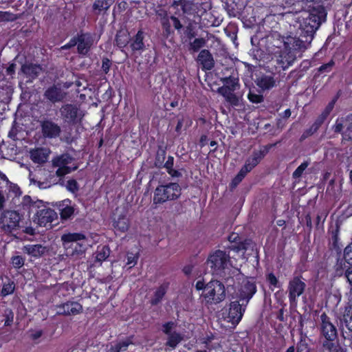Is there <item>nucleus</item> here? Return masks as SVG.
<instances>
[{"mask_svg":"<svg viewBox=\"0 0 352 352\" xmlns=\"http://www.w3.org/2000/svg\"><path fill=\"white\" fill-rule=\"evenodd\" d=\"M300 21L301 34L300 36L289 34L280 36L274 33L272 45L275 47L272 52L276 63L286 69L293 65L298 56L306 50L314 38V34L320 24V17L314 14L304 12Z\"/></svg>","mask_w":352,"mask_h":352,"instance_id":"f257e3e1","label":"nucleus"},{"mask_svg":"<svg viewBox=\"0 0 352 352\" xmlns=\"http://www.w3.org/2000/svg\"><path fill=\"white\" fill-rule=\"evenodd\" d=\"M245 248L243 244L239 245H232L230 247V251L233 254H228L223 250H216L211 253L206 261L207 265L211 269L213 274H215L223 280L228 276H232V270L234 266L237 265L239 268L241 266V263H237L236 258H235L236 253L238 257L244 260Z\"/></svg>","mask_w":352,"mask_h":352,"instance_id":"f03ea898","label":"nucleus"},{"mask_svg":"<svg viewBox=\"0 0 352 352\" xmlns=\"http://www.w3.org/2000/svg\"><path fill=\"white\" fill-rule=\"evenodd\" d=\"M227 293L232 299H239L248 303L256 292L255 280L252 278H245L237 265L232 270V276L224 278Z\"/></svg>","mask_w":352,"mask_h":352,"instance_id":"7ed1b4c3","label":"nucleus"},{"mask_svg":"<svg viewBox=\"0 0 352 352\" xmlns=\"http://www.w3.org/2000/svg\"><path fill=\"white\" fill-rule=\"evenodd\" d=\"M23 212H27L28 214L34 212L36 208L39 210L36 212L34 221L42 227H46L48 224L54 221L57 218V214L51 208L41 206L42 202L40 201L32 202L30 197L25 196L23 199Z\"/></svg>","mask_w":352,"mask_h":352,"instance_id":"20e7f679","label":"nucleus"},{"mask_svg":"<svg viewBox=\"0 0 352 352\" xmlns=\"http://www.w3.org/2000/svg\"><path fill=\"white\" fill-rule=\"evenodd\" d=\"M182 194V188L177 183H169L157 186L153 195V204H162L177 199Z\"/></svg>","mask_w":352,"mask_h":352,"instance_id":"39448f33","label":"nucleus"},{"mask_svg":"<svg viewBox=\"0 0 352 352\" xmlns=\"http://www.w3.org/2000/svg\"><path fill=\"white\" fill-rule=\"evenodd\" d=\"M224 283L217 280H210L206 285L201 296L208 304H217L222 302L226 296L227 288Z\"/></svg>","mask_w":352,"mask_h":352,"instance_id":"423d86ee","label":"nucleus"},{"mask_svg":"<svg viewBox=\"0 0 352 352\" xmlns=\"http://www.w3.org/2000/svg\"><path fill=\"white\" fill-rule=\"evenodd\" d=\"M223 82L224 85L218 89V93L223 96L231 105L238 106L239 98L234 93L239 86L238 80L234 78H226Z\"/></svg>","mask_w":352,"mask_h":352,"instance_id":"0eeeda50","label":"nucleus"},{"mask_svg":"<svg viewBox=\"0 0 352 352\" xmlns=\"http://www.w3.org/2000/svg\"><path fill=\"white\" fill-rule=\"evenodd\" d=\"M174 322H166L162 325V331L167 336L165 346L166 350H173L183 340L184 335L175 331Z\"/></svg>","mask_w":352,"mask_h":352,"instance_id":"6e6552de","label":"nucleus"},{"mask_svg":"<svg viewBox=\"0 0 352 352\" xmlns=\"http://www.w3.org/2000/svg\"><path fill=\"white\" fill-rule=\"evenodd\" d=\"M230 304L227 315L225 316V320L233 325H236L242 319L248 303L243 301H239V299H232Z\"/></svg>","mask_w":352,"mask_h":352,"instance_id":"1a4fd4ad","label":"nucleus"},{"mask_svg":"<svg viewBox=\"0 0 352 352\" xmlns=\"http://www.w3.org/2000/svg\"><path fill=\"white\" fill-rule=\"evenodd\" d=\"M73 158L68 154H63L54 157L52 164L56 168V175L58 177H63L77 169L76 166L72 165Z\"/></svg>","mask_w":352,"mask_h":352,"instance_id":"9d476101","label":"nucleus"},{"mask_svg":"<svg viewBox=\"0 0 352 352\" xmlns=\"http://www.w3.org/2000/svg\"><path fill=\"white\" fill-rule=\"evenodd\" d=\"M20 214L14 210H6L0 216V228L6 233L11 232L19 227Z\"/></svg>","mask_w":352,"mask_h":352,"instance_id":"9b49d317","label":"nucleus"},{"mask_svg":"<svg viewBox=\"0 0 352 352\" xmlns=\"http://www.w3.org/2000/svg\"><path fill=\"white\" fill-rule=\"evenodd\" d=\"M60 113L63 120L68 124H76L83 117L82 112L72 104L63 106L60 109Z\"/></svg>","mask_w":352,"mask_h":352,"instance_id":"f8f14e48","label":"nucleus"},{"mask_svg":"<svg viewBox=\"0 0 352 352\" xmlns=\"http://www.w3.org/2000/svg\"><path fill=\"white\" fill-rule=\"evenodd\" d=\"M305 287V283L298 276H295L289 281L287 291L291 302H296L297 298L303 294Z\"/></svg>","mask_w":352,"mask_h":352,"instance_id":"ddd939ff","label":"nucleus"},{"mask_svg":"<svg viewBox=\"0 0 352 352\" xmlns=\"http://www.w3.org/2000/svg\"><path fill=\"white\" fill-rule=\"evenodd\" d=\"M98 37L91 34H81L78 36V52L85 55L94 43L97 42Z\"/></svg>","mask_w":352,"mask_h":352,"instance_id":"4468645a","label":"nucleus"},{"mask_svg":"<svg viewBox=\"0 0 352 352\" xmlns=\"http://www.w3.org/2000/svg\"><path fill=\"white\" fill-rule=\"evenodd\" d=\"M320 329L322 335L327 340H333L337 335L336 328L331 323L329 318L325 314H322L320 316Z\"/></svg>","mask_w":352,"mask_h":352,"instance_id":"2eb2a0df","label":"nucleus"},{"mask_svg":"<svg viewBox=\"0 0 352 352\" xmlns=\"http://www.w3.org/2000/svg\"><path fill=\"white\" fill-rule=\"evenodd\" d=\"M42 133L44 137L55 138L60 133V127L51 120H44L41 123Z\"/></svg>","mask_w":352,"mask_h":352,"instance_id":"dca6fc26","label":"nucleus"},{"mask_svg":"<svg viewBox=\"0 0 352 352\" xmlns=\"http://www.w3.org/2000/svg\"><path fill=\"white\" fill-rule=\"evenodd\" d=\"M82 307L77 302H67L58 307L57 313L63 315H76L82 312Z\"/></svg>","mask_w":352,"mask_h":352,"instance_id":"f3484780","label":"nucleus"},{"mask_svg":"<svg viewBox=\"0 0 352 352\" xmlns=\"http://www.w3.org/2000/svg\"><path fill=\"white\" fill-rule=\"evenodd\" d=\"M61 241H63L64 248L68 251L70 248L69 245L72 243L86 242L87 238L82 233H66L62 235Z\"/></svg>","mask_w":352,"mask_h":352,"instance_id":"a211bd4d","label":"nucleus"},{"mask_svg":"<svg viewBox=\"0 0 352 352\" xmlns=\"http://www.w3.org/2000/svg\"><path fill=\"white\" fill-rule=\"evenodd\" d=\"M41 71V67L36 64H25L21 67V74L30 82L37 78Z\"/></svg>","mask_w":352,"mask_h":352,"instance_id":"6ab92c4d","label":"nucleus"},{"mask_svg":"<svg viewBox=\"0 0 352 352\" xmlns=\"http://www.w3.org/2000/svg\"><path fill=\"white\" fill-rule=\"evenodd\" d=\"M30 153V158L34 163L42 164L47 160L50 151L45 148H38L32 150Z\"/></svg>","mask_w":352,"mask_h":352,"instance_id":"aec40b11","label":"nucleus"},{"mask_svg":"<svg viewBox=\"0 0 352 352\" xmlns=\"http://www.w3.org/2000/svg\"><path fill=\"white\" fill-rule=\"evenodd\" d=\"M197 60L205 69L210 70L214 67V59L207 50H203L199 52Z\"/></svg>","mask_w":352,"mask_h":352,"instance_id":"412c9836","label":"nucleus"},{"mask_svg":"<svg viewBox=\"0 0 352 352\" xmlns=\"http://www.w3.org/2000/svg\"><path fill=\"white\" fill-rule=\"evenodd\" d=\"M263 157V151H254L252 155L247 160L245 165L242 167V168L245 170V171L248 173L259 163Z\"/></svg>","mask_w":352,"mask_h":352,"instance_id":"4be33fe9","label":"nucleus"},{"mask_svg":"<svg viewBox=\"0 0 352 352\" xmlns=\"http://www.w3.org/2000/svg\"><path fill=\"white\" fill-rule=\"evenodd\" d=\"M113 226L114 228L122 232L127 231L129 228V221L126 214H120L117 218H115Z\"/></svg>","mask_w":352,"mask_h":352,"instance_id":"5701e85b","label":"nucleus"},{"mask_svg":"<svg viewBox=\"0 0 352 352\" xmlns=\"http://www.w3.org/2000/svg\"><path fill=\"white\" fill-rule=\"evenodd\" d=\"M59 210L60 217L63 219L70 218L74 212V208L71 206V201L69 199H65L59 204Z\"/></svg>","mask_w":352,"mask_h":352,"instance_id":"b1692460","label":"nucleus"},{"mask_svg":"<svg viewBox=\"0 0 352 352\" xmlns=\"http://www.w3.org/2000/svg\"><path fill=\"white\" fill-rule=\"evenodd\" d=\"M25 253L34 257H39L45 252V248L39 244L27 245L23 248Z\"/></svg>","mask_w":352,"mask_h":352,"instance_id":"393cba45","label":"nucleus"},{"mask_svg":"<svg viewBox=\"0 0 352 352\" xmlns=\"http://www.w3.org/2000/svg\"><path fill=\"white\" fill-rule=\"evenodd\" d=\"M144 40V32L139 30L136 35L131 40L130 47L133 51H141L145 47Z\"/></svg>","mask_w":352,"mask_h":352,"instance_id":"a878e982","label":"nucleus"},{"mask_svg":"<svg viewBox=\"0 0 352 352\" xmlns=\"http://www.w3.org/2000/svg\"><path fill=\"white\" fill-rule=\"evenodd\" d=\"M45 96L53 102L60 101L64 97L61 90L55 87H50L46 90Z\"/></svg>","mask_w":352,"mask_h":352,"instance_id":"bb28decb","label":"nucleus"},{"mask_svg":"<svg viewBox=\"0 0 352 352\" xmlns=\"http://www.w3.org/2000/svg\"><path fill=\"white\" fill-rule=\"evenodd\" d=\"M276 81L271 76H262L256 80V85L263 90L274 87Z\"/></svg>","mask_w":352,"mask_h":352,"instance_id":"cd10ccee","label":"nucleus"},{"mask_svg":"<svg viewBox=\"0 0 352 352\" xmlns=\"http://www.w3.org/2000/svg\"><path fill=\"white\" fill-rule=\"evenodd\" d=\"M0 177L3 181L6 182V188L8 190V196L17 197L21 194L19 187L13 183L8 181L6 175L0 172Z\"/></svg>","mask_w":352,"mask_h":352,"instance_id":"c85d7f7f","label":"nucleus"},{"mask_svg":"<svg viewBox=\"0 0 352 352\" xmlns=\"http://www.w3.org/2000/svg\"><path fill=\"white\" fill-rule=\"evenodd\" d=\"M129 34L126 30L118 32L116 37V43L120 48L125 47L129 43Z\"/></svg>","mask_w":352,"mask_h":352,"instance_id":"c756f323","label":"nucleus"},{"mask_svg":"<svg viewBox=\"0 0 352 352\" xmlns=\"http://www.w3.org/2000/svg\"><path fill=\"white\" fill-rule=\"evenodd\" d=\"M341 321L349 331H352V305L345 308Z\"/></svg>","mask_w":352,"mask_h":352,"instance_id":"7c9ffc66","label":"nucleus"},{"mask_svg":"<svg viewBox=\"0 0 352 352\" xmlns=\"http://www.w3.org/2000/svg\"><path fill=\"white\" fill-rule=\"evenodd\" d=\"M173 5L180 6L184 13L192 14L195 12V5L189 1L179 0L177 2V0H174Z\"/></svg>","mask_w":352,"mask_h":352,"instance_id":"2f4dec72","label":"nucleus"},{"mask_svg":"<svg viewBox=\"0 0 352 352\" xmlns=\"http://www.w3.org/2000/svg\"><path fill=\"white\" fill-rule=\"evenodd\" d=\"M69 246V250L67 251V254H70L72 256L81 255L85 251L86 243L85 242L72 243Z\"/></svg>","mask_w":352,"mask_h":352,"instance_id":"473e14b6","label":"nucleus"},{"mask_svg":"<svg viewBox=\"0 0 352 352\" xmlns=\"http://www.w3.org/2000/svg\"><path fill=\"white\" fill-rule=\"evenodd\" d=\"M174 157L168 156L166 162H165L164 167L166 168L167 173L173 177H179L182 175L181 173L177 170L174 169Z\"/></svg>","mask_w":352,"mask_h":352,"instance_id":"72a5a7b5","label":"nucleus"},{"mask_svg":"<svg viewBox=\"0 0 352 352\" xmlns=\"http://www.w3.org/2000/svg\"><path fill=\"white\" fill-rule=\"evenodd\" d=\"M167 288L168 285L163 284L157 289V290L155 292L153 298L151 299L152 305H157L161 301L166 292Z\"/></svg>","mask_w":352,"mask_h":352,"instance_id":"f704fd0d","label":"nucleus"},{"mask_svg":"<svg viewBox=\"0 0 352 352\" xmlns=\"http://www.w3.org/2000/svg\"><path fill=\"white\" fill-rule=\"evenodd\" d=\"M345 126H347V130L351 131L352 129V123L349 124L347 118H338L333 126L334 131L336 133H340Z\"/></svg>","mask_w":352,"mask_h":352,"instance_id":"c9c22d12","label":"nucleus"},{"mask_svg":"<svg viewBox=\"0 0 352 352\" xmlns=\"http://www.w3.org/2000/svg\"><path fill=\"white\" fill-rule=\"evenodd\" d=\"M113 0H96L94 4V8L99 12L107 10L113 4Z\"/></svg>","mask_w":352,"mask_h":352,"instance_id":"e433bc0d","label":"nucleus"},{"mask_svg":"<svg viewBox=\"0 0 352 352\" xmlns=\"http://www.w3.org/2000/svg\"><path fill=\"white\" fill-rule=\"evenodd\" d=\"M129 344V341H123L115 345L107 346L106 352H123L126 351Z\"/></svg>","mask_w":352,"mask_h":352,"instance_id":"4c0bfd02","label":"nucleus"},{"mask_svg":"<svg viewBox=\"0 0 352 352\" xmlns=\"http://www.w3.org/2000/svg\"><path fill=\"white\" fill-rule=\"evenodd\" d=\"M323 346L329 352H344L343 349L340 344L337 342H333L332 340L325 342Z\"/></svg>","mask_w":352,"mask_h":352,"instance_id":"58836bf2","label":"nucleus"},{"mask_svg":"<svg viewBox=\"0 0 352 352\" xmlns=\"http://www.w3.org/2000/svg\"><path fill=\"white\" fill-rule=\"evenodd\" d=\"M297 352H309L307 338L305 336L301 335L300 340L297 344Z\"/></svg>","mask_w":352,"mask_h":352,"instance_id":"ea45409f","label":"nucleus"},{"mask_svg":"<svg viewBox=\"0 0 352 352\" xmlns=\"http://www.w3.org/2000/svg\"><path fill=\"white\" fill-rule=\"evenodd\" d=\"M328 116L324 114L323 112L319 116V117L317 118L314 124L311 127L309 132H308L309 134L314 133L318 130L319 126L323 123L324 120L327 118Z\"/></svg>","mask_w":352,"mask_h":352,"instance_id":"a19ab883","label":"nucleus"},{"mask_svg":"<svg viewBox=\"0 0 352 352\" xmlns=\"http://www.w3.org/2000/svg\"><path fill=\"white\" fill-rule=\"evenodd\" d=\"M206 44V40L203 38H195L190 44V47L195 52L198 51L200 48L203 47Z\"/></svg>","mask_w":352,"mask_h":352,"instance_id":"79ce46f5","label":"nucleus"},{"mask_svg":"<svg viewBox=\"0 0 352 352\" xmlns=\"http://www.w3.org/2000/svg\"><path fill=\"white\" fill-rule=\"evenodd\" d=\"M109 256V249L105 246L102 247L98 250L96 259L98 261H104Z\"/></svg>","mask_w":352,"mask_h":352,"instance_id":"37998d69","label":"nucleus"},{"mask_svg":"<svg viewBox=\"0 0 352 352\" xmlns=\"http://www.w3.org/2000/svg\"><path fill=\"white\" fill-rule=\"evenodd\" d=\"M14 290V284L12 281H8V283H4L1 290L3 296H8L13 293Z\"/></svg>","mask_w":352,"mask_h":352,"instance_id":"c03bdc74","label":"nucleus"},{"mask_svg":"<svg viewBox=\"0 0 352 352\" xmlns=\"http://www.w3.org/2000/svg\"><path fill=\"white\" fill-rule=\"evenodd\" d=\"M309 166L308 162H302L293 173V177L294 178H299L302 175L304 170L307 168Z\"/></svg>","mask_w":352,"mask_h":352,"instance_id":"a18cd8bd","label":"nucleus"},{"mask_svg":"<svg viewBox=\"0 0 352 352\" xmlns=\"http://www.w3.org/2000/svg\"><path fill=\"white\" fill-rule=\"evenodd\" d=\"M16 19V15L10 12L0 11V21H13Z\"/></svg>","mask_w":352,"mask_h":352,"instance_id":"49530a36","label":"nucleus"},{"mask_svg":"<svg viewBox=\"0 0 352 352\" xmlns=\"http://www.w3.org/2000/svg\"><path fill=\"white\" fill-rule=\"evenodd\" d=\"M65 187L67 190L72 193L76 192L79 189L78 184L75 179L68 180L67 184L65 185Z\"/></svg>","mask_w":352,"mask_h":352,"instance_id":"de8ad7c7","label":"nucleus"},{"mask_svg":"<svg viewBox=\"0 0 352 352\" xmlns=\"http://www.w3.org/2000/svg\"><path fill=\"white\" fill-rule=\"evenodd\" d=\"M344 257L346 262L352 266V243L345 248Z\"/></svg>","mask_w":352,"mask_h":352,"instance_id":"09e8293b","label":"nucleus"},{"mask_svg":"<svg viewBox=\"0 0 352 352\" xmlns=\"http://www.w3.org/2000/svg\"><path fill=\"white\" fill-rule=\"evenodd\" d=\"M246 174L247 173L245 171V170L241 168L238 175L232 180V186L233 187L237 186L242 181Z\"/></svg>","mask_w":352,"mask_h":352,"instance_id":"8fccbe9b","label":"nucleus"},{"mask_svg":"<svg viewBox=\"0 0 352 352\" xmlns=\"http://www.w3.org/2000/svg\"><path fill=\"white\" fill-rule=\"evenodd\" d=\"M267 280L269 282L271 287H273V289L274 288H278L280 287V285L278 284V280L277 278L274 276V274L270 273L268 274L267 277Z\"/></svg>","mask_w":352,"mask_h":352,"instance_id":"3c124183","label":"nucleus"},{"mask_svg":"<svg viewBox=\"0 0 352 352\" xmlns=\"http://www.w3.org/2000/svg\"><path fill=\"white\" fill-rule=\"evenodd\" d=\"M248 99L254 103H259L263 101V96L250 91L248 94Z\"/></svg>","mask_w":352,"mask_h":352,"instance_id":"603ef678","label":"nucleus"},{"mask_svg":"<svg viewBox=\"0 0 352 352\" xmlns=\"http://www.w3.org/2000/svg\"><path fill=\"white\" fill-rule=\"evenodd\" d=\"M12 263L15 268H20L24 265V259L21 256L12 258Z\"/></svg>","mask_w":352,"mask_h":352,"instance_id":"864d4df0","label":"nucleus"},{"mask_svg":"<svg viewBox=\"0 0 352 352\" xmlns=\"http://www.w3.org/2000/svg\"><path fill=\"white\" fill-rule=\"evenodd\" d=\"M138 259V256L137 254L129 253L127 254L126 264L128 265H129V267L131 268L137 263Z\"/></svg>","mask_w":352,"mask_h":352,"instance_id":"5fc2aeb1","label":"nucleus"},{"mask_svg":"<svg viewBox=\"0 0 352 352\" xmlns=\"http://www.w3.org/2000/svg\"><path fill=\"white\" fill-rule=\"evenodd\" d=\"M163 28L166 32L167 34H170V27L172 25V22L170 21V17L164 18L162 22Z\"/></svg>","mask_w":352,"mask_h":352,"instance_id":"6e6d98bb","label":"nucleus"},{"mask_svg":"<svg viewBox=\"0 0 352 352\" xmlns=\"http://www.w3.org/2000/svg\"><path fill=\"white\" fill-rule=\"evenodd\" d=\"M170 21L172 22V25L176 30H179L180 29H182V25L181 24L180 21L178 20L177 18L172 16H170Z\"/></svg>","mask_w":352,"mask_h":352,"instance_id":"4d7b16f0","label":"nucleus"},{"mask_svg":"<svg viewBox=\"0 0 352 352\" xmlns=\"http://www.w3.org/2000/svg\"><path fill=\"white\" fill-rule=\"evenodd\" d=\"M111 63L109 59L104 58L102 60V69L104 73H107L109 71Z\"/></svg>","mask_w":352,"mask_h":352,"instance_id":"13d9d810","label":"nucleus"},{"mask_svg":"<svg viewBox=\"0 0 352 352\" xmlns=\"http://www.w3.org/2000/svg\"><path fill=\"white\" fill-rule=\"evenodd\" d=\"M6 320L5 321V325L9 326L13 321V313L11 311H8L6 314Z\"/></svg>","mask_w":352,"mask_h":352,"instance_id":"bf43d9fd","label":"nucleus"},{"mask_svg":"<svg viewBox=\"0 0 352 352\" xmlns=\"http://www.w3.org/2000/svg\"><path fill=\"white\" fill-rule=\"evenodd\" d=\"M335 104V100H333L330 102L328 105L326 107L325 109L322 111L327 116H329L330 112L333 110Z\"/></svg>","mask_w":352,"mask_h":352,"instance_id":"052dcab7","label":"nucleus"},{"mask_svg":"<svg viewBox=\"0 0 352 352\" xmlns=\"http://www.w3.org/2000/svg\"><path fill=\"white\" fill-rule=\"evenodd\" d=\"M15 67H16L15 64H14V63L10 64V65L8 67V68H7V69H6V74H7V75H10V76H12V75L14 73V71H15Z\"/></svg>","mask_w":352,"mask_h":352,"instance_id":"680f3d73","label":"nucleus"},{"mask_svg":"<svg viewBox=\"0 0 352 352\" xmlns=\"http://www.w3.org/2000/svg\"><path fill=\"white\" fill-rule=\"evenodd\" d=\"M346 277L349 283L352 285V266L346 270Z\"/></svg>","mask_w":352,"mask_h":352,"instance_id":"e2e57ef3","label":"nucleus"},{"mask_svg":"<svg viewBox=\"0 0 352 352\" xmlns=\"http://www.w3.org/2000/svg\"><path fill=\"white\" fill-rule=\"evenodd\" d=\"M195 287L197 290H205L206 285L204 281L198 280L196 283Z\"/></svg>","mask_w":352,"mask_h":352,"instance_id":"0e129e2a","label":"nucleus"},{"mask_svg":"<svg viewBox=\"0 0 352 352\" xmlns=\"http://www.w3.org/2000/svg\"><path fill=\"white\" fill-rule=\"evenodd\" d=\"M41 336H42V331L38 330V331H35L32 332L30 336L33 340H36V339L39 338Z\"/></svg>","mask_w":352,"mask_h":352,"instance_id":"69168bd1","label":"nucleus"},{"mask_svg":"<svg viewBox=\"0 0 352 352\" xmlns=\"http://www.w3.org/2000/svg\"><path fill=\"white\" fill-rule=\"evenodd\" d=\"M333 64H334L333 61H332V60H331V62H329V63L322 65V66L320 67V71H324V70H326L327 68H331V67L333 66Z\"/></svg>","mask_w":352,"mask_h":352,"instance_id":"338daca9","label":"nucleus"},{"mask_svg":"<svg viewBox=\"0 0 352 352\" xmlns=\"http://www.w3.org/2000/svg\"><path fill=\"white\" fill-rule=\"evenodd\" d=\"M239 238V235L236 233H233L229 236L228 239L231 242H236L237 239Z\"/></svg>","mask_w":352,"mask_h":352,"instance_id":"774afa93","label":"nucleus"}]
</instances>
